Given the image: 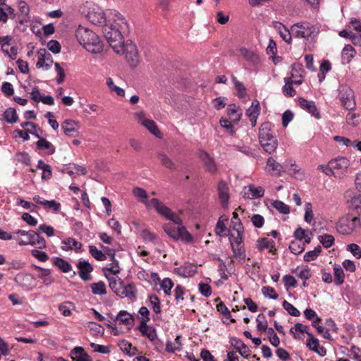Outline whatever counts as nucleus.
<instances>
[{
    "label": "nucleus",
    "instance_id": "nucleus-16",
    "mask_svg": "<svg viewBox=\"0 0 361 361\" xmlns=\"http://www.w3.org/2000/svg\"><path fill=\"white\" fill-rule=\"evenodd\" d=\"M78 269V275L85 281L92 279L90 273L93 271V267L90 263L86 260H80L77 264Z\"/></svg>",
    "mask_w": 361,
    "mask_h": 361
},
{
    "label": "nucleus",
    "instance_id": "nucleus-61",
    "mask_svg": "<svg viewBox=\"0 0 361 361\" xmlns=\"http://www.w3.org/2000/svg\"><path fill=\"white\" fill-rule=\"evenodd\" d=\"M216 234L220 237L228 235L229 230L227 229L224 223L218 221L215 228Z\"/></svg>",
    "mask_w": 361,
    "mask_h": 361
},
{
    "label": "nucleus",
    "instance_id": "nucleus-19",
    "mask_svg": "<svg viewBox=\"0 0 361 361\" xmlns=\"http://www.w3.org/2000/svg\"><path fill=\"white\" fill-rule=\"evenodd\" d=\"M348 29L350 30L355 31L357 34L354 33L353 37V44L355 46L361 45V22L357 18H352L350 21Z\"/></svg>",
    "mask_w": 361,
    "mask_h": 361
},
{
    "label": "nucleus",
    "instance_id": "nucleus-9",
    "mask_svg": "<svg viewBox=\"0 0 361 361\" xmlns=\"http://www.w3.org/2000/svg\"><path fill=\"white\" fill-rule=\"evenodd\" d=\"M16 239L20 245H31L36 246L39 249H44L47 247L44 238L38 233L32 230L28 231V235H27L25 239L21 240L18 238H16Z\"/></svg>",
    "mask_w": 361,
    "mask_h": 361
},
{
    "label": "nucleus",
    "instance_id": "nucleus-43",
    "mask_svg": "<svg viewBox=\"0 0 361 361\" xmlns=\"http://www.w3.org/2000/svg\"><path fill=\"white\" fill-rule=\"evenodd\" d=\"M232 82L234 85L235 89L237 91V95L239 98H244L246 95V89L244 85L238 81L237 78L234 76H231Z\"/></svg>",
    "mask_w": 361,
    "mask_h": 361
},
{
    "label": "nucleus",
    "instance_id": "nucleus-25",
    "mask_svg": "<svg viewBox=\"0 0 361 361\" xmlns=\"http://www.w3.org/2000/svg\"><path fill=\"white\" fill-rule=\"evenodd\" d=\"M133 316L125 310L120 311L114 318L116 323L124 324L128 329H130L133 326Z\"/></svg>",
    "mask_w": 361,
    "mask_h": 361
},
{
    "label": "nucleus",
    "instance_id": "nucleus-1",
    "mask_svg": "<svg viewBox=\"0 0 361 361\" xmlns=\"http://www.w3.org/2000/svg\"><path fill=\"white\" fill-rule=\"evenodd\" d=\"M114 54L123 57L130 67L136 68L140 63V55L137 45L127 37H114Z\"/></svg>",
    "mask_w": 361,
    "mask_h": 361
},
{
    "label": "nucleus",
    "instance_id": "nucleus-29",
    "mask_svg": "<svg viewBox=\"0 0 361 361\" xmlns=\"http://www.w3.org/2000/svg\"><path fill=\"white\" fill-rule=\"evenodd\" d=\"M133 194L139 202L145 205L147 209H150L151 200H148V195L145 190L142 188L135 187L133 189Z\"/></svg>",
    "mask_w": 361,
    "mask_h": 361
},
{
    "label": "nucleus",
    "instance_id": "nucleus-30",
    "mask_svg": "<svg viewBox=\"0 0 361 361\" xmlns=\"http://www.w3.org/2000/svg\"><path fill=\"white\" fill-rule=\"evenodd\" d=\"M341 102L346 109L352 110L355 107V102L353 98V92L351 89L348 88L341 96Z\"/></svg>",
    "mask_w": 361,
    "mask_h": 361
},
{
    "label": "nucleus",
    "instance_id": "nucleus-36",
    "mask_svg": "<svg viewBox=\"0 0 361 361\" xmlns=\"http://www.w3.org/2000/svg\"><path fill=\"white\" fill-rule=\"evenodd\" d=\"M292 272L303 281H307L312 276L311 269L307 267L304 268L298 267L294 270H293Z\"/></svg>",
    "mask_w": 361,
    "mask_h": 361
},
{
    "label": "nucleus",
    "instance_id": "nucleus-34",
    "mask_svg": "<svg viewBox=\"0 0 361 361\" xmlns=\"http://www.w3.org/2000/svg\"><path fill=\"white\" fill-rule=\"evenodd\" d=\"M234 257L240 262L243 263L245 259V250L242 244L231 245Z\"/></svg>",
    "mask_w": 361,
    "mask_h": 361
},
{
    "label": "nucleus",
    "instance_id": "nucleus-51",
    "mask_svg": "<svg viewBox=\"0 0 361 361\" xmlns=\"http://www.w3.org/2000/svg\"><path fill=\"white\" fill-rule=\"evenodd\" d=\"M318 240L319 243L325 248L331 247L334 245L335 241L334 237L330 234H324L322 235H319Z\"/></svg>",
    "mask_w": 361,
    "mask_h": 361
},
{
    "label": "nucleus",
    "instance_id": "nucleus-52",
    "mask_svg": "<svg viewBox=\"0 0 361 361\" xmlns=\"http://www.w3.org/2000/svg\"><path fill=\"white\" fill-rule=\"evenodd\" d=\"M322 252V247L318 245L314 250L307 252L304 255V260L310 262L315 260Z\"/></svg>",
    "mask_w": 361,
    "mask_h": 361
},
{
    "label": "nucleus",
    "instance_id": "nucleus-40",
    "mask_svg": "<svg viewBox=\"0 0 361 361\" xmlns=\"http://www.w3.org/2000/svg\"><path fill=\"white\" fill-rule=\"evenodd\" d=\"M53 264L59 267L63 272L70 271L72 267L69 262L61 257H54L52 259Z\"/></svg>",
    "mask_w": 361,
    "mask_h": 361
},
{
    "label": "nucleus",
    "instance_id": "nucleus-37",
    "mask_svg": "<svg viewBox=\"0 0 361 361\" xmlns=\"http://www.w3.org/2000/svg\"><path fill=\"white\" fill-rule=\"evenodd\" d=\"M239 53L247 61H248L251 63H256L258 62V60H259L258 55L252 51H250L245 47H242L239 49Z\"/></svg>",
    "mask_w": 361,
    "mask_h": 361
},
{
    "label": "nucleus",
    "instance_id": "nucleus-32",
    "mask_svg": "<svg viewBox=\"0 0 361 361\" xmlns=\"http://www.w3.org/2000/svg\"><path fill=\"white\" fill-rule=\"evenodd\" d=\"M304 70L300 66H294L291 72L290 81L293 85H300L302 82Z\"/></svg>",
    "mask_w": 361,
    "mask_h": 361
},
{
    "label": "nucleus",
    "instance_id": "nucleus-46",
    "mask_svg": "<svg viewBox=\"0 0 361 361\" xmlns=\"http://www.w3.org/2000/svg\"><path fill=\"white\" fill-rule=\"evenodd\" d=\"M334 281L336 285H341L344 282L345 276L343 269L340 265L334 267Z\"/></svg>",
    "mask_w": 361,
    "mask_h": 361
},
{
    "label": "nucleus",
    "instance_id": "nucleus-17",
    "mask_svg": "<svg viewBox=\"0 0 361 361\" xmlns=\"http://www.w3.org/2000/svg\"><path fill=\"white\" fill-rule=\"evenodd\" d=\"M61 128L66 135L68 137H77L79 135V125L73 120L67 119L61 123Z\"/></svg>",
    "mask_w": 361,
    "mask_h": 361
},
{
    "label": "nucleus",
    "instance_id": "nucleus-58",
    "mask_svg": "<svg viewBox=\"0 0 361 361\" xmlns=\"http://www.w3.org/2000/svg\"><path fill=\"white\" fill-rule=\"evenodd\" d=\"M272 206L281 214H287L290 212L289 207L282 201L275 200L272 203Z\"/></svg>",
    "mask_w": 361,
    "mask_h": 361
},
{
    "label": "nucleus",
    "instance_id": "nucleus-10",
    "mask_svg": "<svg viewBox=\"0 0 361 361\" xmlns=\"http://www.w3.org/2000/svg\"><path fill=\"white\" fill-rule=\"evenodd\" d=\"M135 116L140 124L146 128L152 134L157 137H161V133L153 120L147 118L143 111L137 112Z\"/></svg>",
    "mask_w": 361,
    "mask_h": 361
},
{
    "label": "nucleus",
    "instance_id": "nucleus-20",
    "mask_svg": "<svg viewBox=\"0 0 361 361\" xmlns=\"http://www.w3.org/2000/svg\"><path fill=\"white\" fill-rule=\"evenodd\" d=\"M116 280L114 279V293H116L121 298H128L133 299L135 298L136 293L134 286L132 285L122 286L121 288L116 287Z\"/></svg>",
    "mask_w": 361,
    "mask_h": 361
},
{
    "label": "nucleus",
    "instance_id": "nucleus-23",
    "mask_svg": "<svg viewBox=\"0 0 361 361\" xmlns=\"http://www.w3.org/2000/svg\"><path fill=\"white\" fill-rule=\"evenodd\" d=\"M298 102L300 107L307 110L312 116L315 117L317 119L321 118L319 111L313 101H307L304 98H300Z\"/></svg>",
    "mask_w": 361,
    "mask_h": 361
},
{
    "label": "nucleus",
    "instance_id": "nucleus-57",
    "mask_svg": "<svg viewBox=\"0 0 361 361\" xmlns=\"http://www.w3.org/2000/svg\"><path fill=\"white\" fill-rule=\"evenodd\" d=\"M354 52L355 49L351 45H345L342 50V57L343 60L349 62L354 57Z\"/></svg>",
    "mask_w": 361,
    "mask_h": 361
},
{
    "label": "nucleus",
    "instance_id": "nucleus-55",
    "mask_svg": "<svg viewBox=\"0 0 361 361\" xmlns=\"http://www.w3.org/2000/svg\"><path fill=\"white\" fill-rule=\"evenodd\" d=\"M161 288L166 295H171V290L173 287V283L169 278H165L160 282Z\"/></svg>",
    "mask_w": 361,
    "mask_h": 361
},
{
    "label": "nucleus",
    "instance_id": "nucleus-45",
    "mask_svg": "<svg viewBox=\"0 0 361 361\" xmlns=\"http://www.w3.org/2000/svg\"><path fill=\"white\" fill-rule=\"evenodd\" d=\"M118 345L121 351L126 353L127 355H128L130 357L135 355V351L137 350V349L135 348L132 349L131 344L125 340H123V341H121L120 342H118Z\"/></svg>",
    "mask_w": 361,
    "mask_h": 361
},
{
    "label": "nucleus",
    "instance_id": "nucleus-2",
    "mask_svg": "<svg viewBox=\"0 0 361 361\" xmlns=\"http://www.w3.org/2000/svg\"><path fill=\"white\" fill-rule=\"evenodd\" d=\"M75 37L78 42L88 51L97 54L102 51V41L91 30L80 25L75 31Z\"/></svg>",
    "mask_w": 361,
    "mask_h": 361
},
{
    "label": "nucleus",
    "instance_id": "nucleus-31",
    "mask_svg": "<svg viewBox=\"0 0 361 361\" xmlns=\"http://www.w3.org/2000/svg\"><path fill=\"white\" fill-rule=\"evenodd\" d=\"M138 329L143 336L147 337L151 341H155L157 339V331L153 326L144 323L140 324Z\"/></svg>",
    "mask_w": 361,
    "mask_h": 361
},
{
    "label": "nucleus",
    "instance_id": "nucleus-5",
    "mask_svg": "<svg viewBox=\"0 0 361 361\" xmlns=\"http://www.w3.org/2000/svg\"><path fill=\"white\" fill-rule=\"evenodd\" d=\"M150 209L154 208L158 214L165 217L166 219L171 221L176 225H181L182 220L180 217L173 212L170 208L166 207L164 203L157 198L151 200Z\"/></svg>",
    "mask_w": 361,
    "mask_h": 361
},
{
    "label": "nucleus",
    "instance_id": "nucleus-62",
    "mask_svg": "<svg viewBox=\"0 0 361 361\" xmlns=\"http://www.w3.org/2000/svg\"><path fill=\"white\" fill-rule=\"evenodd\" d=\"M282 306L290 315L293 317L300 316V311L288 301L284 300L283 302Z\"/></svg>",
    "mask_w": 361,
    "mask_h": 361
},
{
    "label": "nucleus",
    "instance_id": "nucleus-59",
    "mask_svg": "<svg viewBox=\"0 0 361 361\" xmlns=\"http://www.w3.org/2000/svg\"><path fill=\"white\" fill-rule=\"evenodd\" d=\"M91 288L92 293L95 295H103L106 293L105 284L102 281L92 283Z\"/></svg>",
    "mask_w": 361,
    "mask_h": 361
},
{
    "label": "nucleus",
    "instance_id": "nucleus-7",
    "mask_svg": "<svg viewBox=\"0 0 361 361\" xmlns=\"http://www.w3.org/2000/svg\"><path fill=\"white\" fill-rule=\"evenodd\" d=\"M357 222L359 221L355 217L343 216L336 224V229L343 235H350L359 228Z\"/></svg>",
    "mask_w": 361,
    "mask_h": 361
},
{
    "label": "nucleus",
    "instance_id": "nucleus-14",
    "mask_svg": "<svg viewBox=\"0 0 361 361\" xmlns=\"http://www.w3.org/2000/svg\"><path fill=\"white\" fill-rule=\"evenodd\" d=\"M242 194L245 198L257 199L264 196V190L261 186L255 187L251 184L243 188Z\"/></svg>",
    "mask_w": 361,
    "mask_h": 361
},
{
    "label": "nucleus",
    "instance_id": "nucleus-33",
    "mask_svg": "<svg viewBox=\"0 0 361 361\" xmlns=\"http://www.w3.org/2000/svg\"><path fill=\"white\" fill-rule=\"evenodd\" d=\"M176 273L183 277H190L196 273L195 267L191 264H185L176 269Z\"/></svg>",
    "mask_w": 361,
    "mask_h": 361
},
{
    "label": "nucleus",
    "instance_id": "nucleus-53",
    "mask_svg": "<svg viewBox=\"0 0 361 361\" xmlns=\"http://www.w3.org/2000/svg\"><path fill=\"white\" fill-rule=\"evenodd\" d=\"M351 204L359 214V216H355V218L359 221L357 222L359 228H361V195L354 197L351 200Z\"/></svg>",
    "mask_w": 361,
    "mask_h": 361
},
{
    "label": "nucleus",
    "instance_id": "nucleus-18",
    "mask_svg": "<svg viewBox=\"0 0 361 361\" xmlns=\"http://www.w3.org/2000/svg\"><path fill=\"white\" fill-rule=\"evenodd\" d=\"M218 195L220 200L221 204L224 208L228 207L229 200V188L227 183L224 181H219L218 184Z\"/></svg>",
    "mask_w": 361,
    "mask_h": 361
},
{
    "label": "nucleus",
    "instance_id": "nucleus-39",
    "mask_svg": "<svg viewBox=\"0 0 361 361\" xmlns=\"http://www.w3.org/2000/svg\"><path fill=\"white\" fill-rule=\"evenodd\" d=\"M36 146L38 149H47V154L49 155L53 154L55 152L54 146L44 138H39L36 142Z\"/></svg>",
    "mask_w": 361,
    "mask_h": 361
},
{
    "label": "nucleus",
    "instance_id": "nucleus-44",
    "mask_svg": "<svg viewBox=\"0 0 361 361\" xmlns=\"http://www.w3.org/2000/svg\"><path fill=\"white\" fill-rule=\"evenodd\" d=\"M14 15V9L8 5L0 6V22L6 23L8 16Z\"/></svg>",
    "mask_w": 361,
    "mask_h": 361
},
{
    "label": "nucleus",
    "instance_id": "nucleus-21",
    "mask_svg": "<svg viewBox=\"0 0 361 361\" xmlns=\"http://www.w3.org/2000/svg\"><path fill=\"white\" fill-rule=\"evenodd\" d=\"M273 27L277 31L280 37L288 44H290L292 41V33L290 29H288L283 24L278 21L272 23Z\"/></svg>",
    "mask_w": 361,
    "mask_h": 361
},
{
    "label": "nucleus",
    "instance_id": "nucleus-49",
    "mask_svg": "<svg viewBox=\"0 0 361 361\" xmlns=\"http://www.w3.org/2000/svg\"><path fill=\"white\" fill-rule=\"evenodd\" d=\"M63 243L66 245V247H63V250H65L75 248V250L78 251L80 250L82 247V243L72 238H68L67 239L64 240Z\"/></svg>",
    "mask_w": 361,
    "mask_h": 361
},
{
    "label": "nucleus",
    "instance_id": "nucleus-26",
    "mask_svg": "<svg viewBox=\"0 0 361 361\" xmlns=\"http://www.w3.org/2000/svg\"><path fill=\"white\" fill-rule=\"evenodd\" d=\"M265 169L271 175L280 176L283 171V166L272 157H269Z\"/></svg>",
    "mask_w": 361,
    "mask_h": 361
},
{
    "label": "nucleus",
    "instance_id": "nucleus-4",
    "mask_svg": "<svg viewBox=\"0 0 361 361\" xmlns=\"http://www.w3.org/2000/svg\"><path fill=\"white\" fill-rule=\"evenodd\" d=\"M292 35L297 38H309L318 32V28L307 21L293 24L290 27Z\"/></svg>",
    "mask_w": 361,
    "mask_h": 361
},
{
    "label": "nucleus",
    "instance_id": "nucleus-27",
    "mask_svg": "<svg viewBox=\"0 0 361 361\" xmlns=\"http://www.w3.org/2000/svg\"><path fill=\"white\" fill-rule=\"evenodd\" d=\"M230 343L241 356L245 358L249 357L250 350L240 339L237 338H231Z\"/></svg>",
    "mask_w": 361,
    "mask_h": 361
},
{
    "label": "nucleus",
    "instance_id": "nucleus-11",
    "mask_svg": "<svg viewBox=\"0 0 361 361\" xmlns=\"http://www.w3.org/2000/svg\"><path fill=\"white\" fill-rule=\"evenodd\" d=\"M34 277L29 274L19 273L15 278L14 281L24 290H31L33 288Z\"/></svg>",
    "mask_w": 361,
    "mask_h": 361
},
{
    "label": "nucleus",
    "instance_id": "nucleus-13",
    "mask_svg": "<svg viewBox=\"0 0 361 361\" xmlns=\"http://www.w3.org/2000/svg\"><path fill=\"white\" fill-rule=\"evenodd\" d=\"M306 345L310 350L316 353L321 357H324L326 354V348L319 344V340L312 334H308Z\"/></svg>",
    "mask_w": 361,
    "mask_h": 361
},
{
    "label": "nucleus",
    "instance_id": "nucleus-38",
    "mask_svg": "<svg viewBox=\"0 0 361 361\" xmlns=\"http://www.w3.org/2000/svg\"><path fill=\"white\" fill-rule=\"evenodd\" d=\"M261 107L259 102L254 99L250 106L246 110L245 115L247 117L259 116L260 114Z\"/></svg>",
    "mask_w": 361,
    "mask_h": 361
},
{
    "label": "nucleus",
    "instance_id": "nucleus-35",
    "mask_svg": "<svg viewBox=\"0 0 361 361\" xmlns=\"http://www.w3.org/2000/svg\"><path fill=\"white\" fill-rule=\"evenodd\" d=\"M257 247L260 250L269 249L270 252H272L275 247V242L268 238H262L257 241Z\"/></svg>",
    "mask_w": 361,
    "mask_h": 361
},
{
    "label": "nucleus",
    "instance_id": "nucleus-42",
    "mask_svg": "<svg viewBox=\"0 0 361 361\" xmlns=\"http://www.w3.org/2000/svg\"><path fill=\"white\" fill-rule=\"evenodd\" d=\"M182 348L180 343V336H177L174 342L169 341L166 345V351L169 353H174L176 351H180Z\"/></svg>",
    "mask_w": 361,
    "mask_h": 361
},
{
    "label": "nucleus",
    "instance_id": "nucleus-24",
    "mask_svg": "<svg viewBox=\"0 0 361 361\" xmlns=\"http://www.w3.org/2000/svg\"><path fill=\"white\" fill-rule=\"evenodd\" d=\"M200 158L202 160L204 167L207 171L211 173H214L216 171L217 168L214 160L207 152L201 151L200 152Z\"/></svg>",
    "mask_w": 361,
    "mask_h": 361
},
{
    "label": "nucleus",
    "instance_id": "nucleus-60",
    "mask_svg": "<svg viewBox=\"0 0 361 361\" xmlns=\"http://www.w3.org/2000/svg\"><path fill=\"white\" fill-rule=\"evenodd\" d=\"M262 294L264 297L269 298L272 300H276L279 298V295L276 293L274 288L270 286H264L262 288Z\"/></svg>",
    "mask_w": 361,
    "mask_h": 361
},
{
    "label": "nucleus",
    "instance_id": "nucleus-54",
    "mask_svg": "<svg viewBox=\"0 0 361 361\" xmlns=\"http://www.w3.org/2000/svg\"><path fill=\"white\" fill-rule=\"evenodd\" d=\"M179 238L185 243H190L192 240L191 234L186 230L184 226H179L178 228L177 240Z\"/></svg>",
    "mask_w": 361,
    "mask_h": 361
},
{
    "label": "nucleus",
    "instance_id": "nucleus-15",
    "mask_svg": "<svg viewBox=\"0 0 361 361\" xmlns=\"http://www.w3.org/2000/svg\"><path fill=\"white\" fill-rule=\"evenodd\" d=\"M87 19L94 25L103 26L105 25L106 20L105 15L99 8H93L86 15Z\"/></svg>",
    "mask_w": 361,
    "mask_h": 361
},
{
    "label": "nucleus",
    "instance_id": "nucleus-28",
    "mask_svg": "<svg viewBox=\"0 0 361 361\" xmlns=\"http://www.w3.org/2000/svg\"><path fill=\"white\" fill-rule=\"evenodd\" d=\"M70 354L71 358L75 361H92L91 357L80 346L74 348L71 350Z\"/></svg>",
    "mask_w": 361,
    "mask_h": 361
},
{
    "label": "nucleus",
    "instance_id": "nucleus-8",
    "mask_svg": "<svg viewBox=\"0 0 361 361\" xmlns=\"http://www.w3.org/2000/svg\"><path fill=\"white\" fill-rule=\"evenodd\" d=\"M130 33L129 25L126 18L119 13L114 12V37H128Z\"/></svg>",
    "mask_w": 361,
    "mask_h": 361
},
{
    "label": "nucleus",
    "instance_id": "nucleus-50",
    "mask_svg": "<svg viewBox=\"0 0 361 361\" xmlns=\"http://www.w3.org/2000/svg\"><path fill=\"white\" fill-rule=\"evenodd\" d=\"M289 250L294 255H298L305 250V243L300 240H293L289 245Z\"/></svg>",
    "mask_w": 361,
    "mask_h": 361
},
{
    "label": "nucleus",
    "instance_id": "nucleus-63",
    "mask_svg": "<svg viewBox=\"0 0 361 361\" xmlns=\"http://www.w3.org/2000/svg\"><path fill=\"white\" fill-rule=\"evenodd\" d=\"M346 250L350 252L356 259L361 258V247L355 244L351 243L347 245Z\"/></svg>",
    "mask_w": 361,
    "mask_h": 361
},
{
    "label": "nucleus",
    "instance_id": "nucleus-6",
    "mask_svg": "<svg viewBox=\"0 0 361 361\" xmlns=\"http://www.w3.org/2000/svg\"><path fill=\"white\" fill-rule=\"evenodd\" d=\"M330 161L331 176L336 178H343L347 173L350 166V161L345 157H338Z\"/></svg>",
    "mask_w": 361,
    "mask_h": 361
},
{
    "label": "nucleus",
    "instance_id": "nucleus-48",
    "mask_svg": "<svg viewBox=\"0 0 361 361\" xmlns=\"http://www.w3.org/2000/svg\"><path fill=\"white\" fill-rule=\"evenodd\" d=\"M285 85L282 88L283 93L285 96L292 97L295 94V90L293 87L292 82L290 81V78H284Z\"/></svg>",
    "mask_w": 361,
    "mask_h": 361
},
{
    "label": "nucleus",
    "instance_id": "nucleus-22",
    "mask_svg": "<svg viewBox=\"0 0 361 361\" xmlns=\"http://www.w3.org/2000/svg\"><path fill=\"white\" fill-rule=\"evenodd\" d=\"M244 228L243 225H237L232 227V231L228 233L231 245L242 244Z\"/></svg>",
    "mask_w": 361,
    "mask_h": 361
},
{
    "label": "nucleus",
    "instance_id": "nucleus-47",
    "mask_svg": "<svg viewBox=\"0 0 361 361\" xmlns=\"http://www.w3.org/2000/svg\"><path fill=\"white\" fill-rule=\"evenodd\" d=\"M4 116L6 122L8 123H16L18 119L16 111L13 108H8L4 113Z\"/></svg>",
    "mask_w": 361,
    "mask_h": 361
},
{
    "label": "nucleus",
    "instance_id": "nucleus-56",
    "mask_svg": "<svg viewBox=\"0 0 361 361\" xmlns=\"http://www.w3.org/2000/svg\"><path fill=\"white\" fill-rule=\"evenodd\" d=\"M89 252L91 255L98 261H104L106 259V257L104 253H103L101 250H98L94 245L89 246Z\"/></svg>",
    "mask_w": 361,
    "mask_h": 361
},
{
    "label": "nucleus",
    "instance_id": "nucleus-12",
    "mask_svg": "<svg viewBox=\"0 0 361 361\" xmlns=\"http://www.w3.org/2000/svg\"><path fill=\"white\" fill-rule=\"evenodd\" d=\"M38 61L36 66L38 68L44 67L47 70L49 69L54 63L52 56L47 52L45 49H39L37 51Z\"/></svg>",
    "mask_w": 361,
    "mask_h": 361
},
{
    "label": "nucleus",
    "instance_id": "nucleus-41",
    "mask_svg": "<svg viewBox=\"0 0 361 361\" xmlns=\"http://www.w3.org/2000/svg\"><path fill=\"white\" fill-rule=\"evenodd\" d=\"M51 274V270L48 269L47 270H42V272H40L37 276L42 280V283L44 286H49L55 281V279Z\"/></svg>",
    "mask_w": 361,
    "mask_h": 361
},
{
    "label": "nucleus",
    "instance_id": "nucleus-3",
    "mask_svg": "<svg viewBox=\"0 0 361 361\" xmlns=\"http://www.w3.org/2000/svg\"><path fill=\"white\" fill-rule=\"evenodd\" d=\"M259 142L263 149L268 154L274 153L278 146V140L273 135V125L264 122L259 128Z\"/></svg>",
    "mask_w": 361,
    "mask_h": 361
},
{
    "label": "nucleus",
    "instance_id": "nucleus-64",
    "mask_svg": "<svg viewBox=\"0 0 361 361\" xmlns=\"http://www.w3.org/2000/svg\"><path fill=\"white\" fill-rule=\"evenodd\" d=\"M360 350L358 347L353 345L347 353V356L353 359L355 361H361Z\"/></svg>",
    "mask_w": 361,
    "mask_h": 361
}]
</instances>
